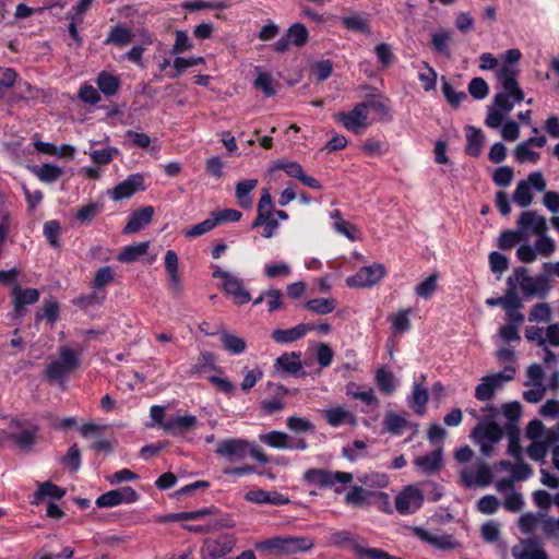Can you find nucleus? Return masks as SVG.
Segmentation results:
<instances>
[{
	"instance_id": "19",
	"label": "nucleus",
	"mask_w": 559,
	"mask_h": 559,
	"mask_svg": "<svg viewBox=\"0 0 559 559\" xmlns=\"http://www.w3.org/2000/svg\"><path fill=\"white\" fill-rule=\"evenodd\" d=\"M414 534L418 539L438 550L449 551L460 546V543L451 534H438L423 527H415Z\"/></svg>"
},
{
	"instance_id": "20",
	"label": "nucleus",
	"mask_w": 559,
	"mask_h": 559,
	"mask_svg": "<svg viewBox=\"0 0 559 559\" xmlns=\"http://www.w3.org/2000/svg\"><path fill=\"white\" fill-rule=\"evenodd\" d=\"M274 372L280 376H293L300 378L306 373L304 365L300 361V354L296 352L285 353L276 358L274 362Z\"/></svg>"
},
{
	"instance_id": "47",
	"label": "nucleus",
	"mask_w": 559,
	"mask_h": 559,
	"mask_svg": "<svg viewBox=\"0 0 559 559\" xmlns=\"http://www.w3.org/2000/svg\"><path fill=\"white\" fill-rule=\"evenodd\" d=\"M44 236L46 237L48 243L55 248L59 249L61 247L60 242V234H61V225L58 221L51 219L44 224Z\"/></svg>"
},
{
	"instance_id": "22",
	"label": "nucleus",
	"mask_w": 559,
	"mask_h": 559,
	"mask_svg": "<svg viewBox=\"0 0 559 559\" xmlns=\"http://www.w3.org/2000/svg\"><path fill=\"white\" fill-rule=\"evenodd\" d=\"M13 317L21 318L26 313L25 306L34 305L39 299V292L36 288H22L15 284L12 288Z\"/></svg>"
},
{
	"instance_id": "45",
	"label": "nucleus",
	"mask_w": 559,
	"mask_h": 559,
	"mask_svg": "<svg viewBox=\"0 0 559 559\" xmlns=\"http://www.w3.org/2000/svg\"><path fill=\"white\" fill-rule=\"evenodd\" d=\"M66 495V490L58 487L57 485L46 481L41 484L38 490L34 495L33 503H39L44 497H50L51 499H61Z\"/></svg>"
},
{
	"instance_id": "40",
	"label": "nucleus",
	"mask_w": 559,
	"mask_h": 559,
	"mask_svg": "<svg viewBox=\"0 0 559 559\" xmlns=\"http://www.w3.org/2000/svg\"><path fill=\"white\" fill-rule=\"evenodd\" d=\"M148 249V242H139L130 246H126L119 252L117 260L122 263H131L143 257Z\"/></svg>"
},
{
	"instance_id": "21",
	"label": "nucleus",
	"mask_w": 559,
	"mask_h": 559,
	"mask_svg": "<svg viewBox=\"0 0 559 559\" xmlns=\"http://www.w3.org/2000/svg\"><path fill=\"white\" fill-rule=\"evenodd\" d=\"M496 78L501 87V92L512 93L514 95V102L523 100L524 93L519 86L514 67L501 66L496 71Z\"/></svg>"
},
{
	"instance_id": "27",
	"label": "nucleus",
	"mask_w": 559,
	"mask_h": 559,
	"mask_svg": "<svg viewBox=\"0 0 559 559\" xmlns=\"http://www.w3.org/2000/svg\"><path fill=\"white\" fill-rule=\"evenodd\" d=\"M313 324L300 323L289 329H276L272 332V340L278 344H288L302 338Z\"/></svg>"
},
{
	"instance_id": "4",
	"label": "nucleus",
	"mask_w": 559,
	"mask_h": 559,
	"mask_svg": "<svg viewBox=\"0 0 559 559\" xmlns=\"http://www.w3.org/2000/svg\"><path fill=\"white\" fill-rule=\"evenodd\" d=\"M212 276L222 281L221 287L223 292L225 295L230 296L236 305H245L251 300V295L245 288L243 281L230 271L223 270L219 265H214Z\"/></svg>"
},
{
	"instance_id": "57",
	"label": "nucleus",
	"mask_w": 559,
	"mask_h": 559,
	"mask_svg": "<svg viewBox=\"0 0 559 559\" xmlns=\"http://www.w3.org/2000/svg\"><path fill=\"white\" fill-rule=\"evenodd\" d=\"M370 492L361 486H354L350 491L345 495L344 501L348 506L360 507L367 502Z\"/></svg>"
},
{
	"instance_id": "38",
	"label": "nucleus",
	"mask_w": 559,
	"mask_h": 559,
	"mask_svg": "<svg viewBox=\"0 0 559 559\" xmlns=\"http://www.w3.org/2000/svg\"><path fill=\"white\" fill-rule=\"evenodd\" d=\"M451 40V32L445 28H439L431 34L432 49L447 58L451 56L449 43Z\"/></svg>"
},
{
	"instance_id": "3",
	"label": "nucleus",
	"mask_w": 559,
	"mask_h": 559,
	"mask_svg": "<svg viewBox=\"0 0 559 559\" xmlns=\"http://www.w3.org/2000/svg\"><path fill=\"white\" fill-rule=\"evenodd\" d=\"M81 353L64 345L58 348V355L45 369L48 380L62 381L80 367Z\"/></svg>"
},
{
	"instance_id": "48",
	"label": "nucleus",
	"mask_w": 559,
	"mask_h": 559,
	"mask_svg": "<svg viewBox=\"0 0 559 559\" xmlns=\"http://www.w3.org/2000/svg\"><path fill=\"white\" fill-rule=\"evenodd\" d=\"M413 310L411 308L400 310L397 313L393 314L390 320L392 323V331L393 333H405L411 328V321L409 316L412 314Z\"/></svg>"
},
{
	"instance_id": "11",
	"label": "nucleus",
	"mask_w": 559,
	"mask_h": 559,
	"mask_svg": "<svg viewBox=\"0 0 559 559\" xmlns=\"http://www.w3.org/2000/svg\"><path fill=\"white\" fill-rule=\"evenodd\" d=\"M309 39V32L302 23L292 24L286 33L273 44V50L277 53H284L289 46L302 47Z\"/></svg>"
},
{
	"instance_id": "8",
	"label": "nucleus",
	"mask_w": 559,
	"mask_h": 559,
	"mask_svg": "<svg viewBox=\"0 0 559 559\" xmlns=\"http://www.w3.org/2000/svg\"><path fill=\"white\" fill-rule=\"evenodd\" d=\"M497 356L499 360L508 362L507 366L500 371L491 372L481 378L480 384H503L504 382L512 381L515 376V352L512 347L506 346L498 350Z\"/></svg>"
},
{
	"instance_id": "52",
	"label": "nucleus",
	"mask_w": 559,
	"mask_h": 559,
	"mask_svg": "<svg viewBox=\"0 0 559 559\" xmlns=\"http://www.w3.org/2000/svg\"><path fill=\"white\" fill-rule=\"evenodd\" d=\"M353 549L357 556L368 559H402L400 557L392 556L380 548L364 547L359 544H354Z\"/></svg>"
},
{
	"instance_id": "17",
	"label": "nucleus",
	"mask_w": 559,
	"mask_h": 559,
	"mask_svg": "<svg viewBox=\"0 0 559 559\" xmlns=\"http://www.w3.org/2000/svg\"><path fill=\"white\" fill-rule=\"evenodd\" d=\"M146 189L143 174L135 173L129 175L124 180L119 182L112 190L109 191V195L114 201H121L130 199L139 191Z\"/></svg>"
},
{
	"instance_id": "51",
	"label": "nucleus",
	"mask_w": 559,
	"mask_h": 559,
	"mask_svg": "<svg viewBox=\"0 0 559 559\" xmlns=\"http://www.w3.org/2000/svg\"><path fill=\"white\" fill-rule=\"evenodd\" d=\"M290 273L292 269L289 264L284 261L266 263L263 267V274L267 278L287 277Z\"/></svg>"
},
{
	"instance_id": "24",
	"label": "nucleus",
	"mask_w": 559,
	"mask_h": 559,
	"mask_svg": "<svg viewBox=\"0 0 559 559\" xmlns=\"http://www.w3.org/2000/svg\"><path fill=\"white\" fill-rule=\"evenodd\" d=\"M383 428L391 435L401 436L407 428H412L413 431L416 432L418 425L412 424L408 420V415L406 412L394 413L389 411L385 413L383 418Z\"/></svg>"
},
{
	"instance_id": "23",
	"label": "nucleus",
	"mask_w": 559,
	"mask_h": 559,
	"mask_svg": "<svg viewBox=\"0 0 559 559\" xmlns=\"http://www.w3.org/2000/svg\"><path fill=\"white\" fill-rule=\"evenodd\" d=\"M38 428L31 423L12 420L9 439L13 440L21 449L29 448L35 440Z\"/></svg>"
},
{
	"instance_id": "36",
	"label": "nucleus",
	"mask_w": 559,
	"mask_h": 559,
	"mask_svg": "<svg viewBox=\"0 0 559 559\" xmlns=\"http://www.w3.org/2000/svg\"><path fill=\"white\" fill-rule=\"evenodd\" d=\"M258 214L254 221L252 222L251 227L257 228L260 227V224L264 222V216H273V201L267 189H263L261 193V198L257 207Z\"/></svg>"
},
{
	"instance_id": "25",
	"label": "nucleus",
	"mask_w": 559,
	"mask_h": 559,
	"mask_svg": "<svg viewBox=\"0 0 559 559\" xmlns=\"http://www.w3.org/2000/svg\"><path fill=\"white\" fill-rule=\"evenodd\" d=\"M249 443L241 439H226L217 444V454L230 461L243 460L248 454Z\"/></svg>"
},
{
	"instance_id": "58",
	"label": "nucleus",
	"mask_w": 559,
	"mask_h": 559,
	"mask_svg": "<svg viewBox=\"0 0 559 559\" xmlns=\"http://www.w3.org/2000/svg\"><path fill=\"white\" fill-rule=\"evenodd\" d=\"M514 157L521 164L526 162L536 164L540 158V154L533 151L526 143H520L514 150Z\"/></svg>"
},
{
	"instance_id": "62",
	"label": "nucleus",
	"mask_w": 559,
	"mask_h": 559,
	"mask_svg": "<svg viewBox=\"0 0 559 559\" xmlns=\"http://www.w3.org/2000/svg\"><path fill=\"white\" fill-rule=\"evenodd\" d=\"M502 309L503 310H512V309H521L523 308V300L519 296L518 289L513 286H507V290L502 296Z\"/></svg>"
},
{
	"instance_id": "5",
	"label": "nucleus",
	"mask_w": 559,
	"mask_h": 559,
	"mask_svg": "<svg viewBox=\"0 0 559 559\" xmlns=\"http://www.w3.org/2000/svg\"><path fill=\"white\" fill-rule=\"evenodd\" d=\"M546 181L540 171L531 173L526 179L520 180L512 194V201L520 207H528L534 199L532 190L544 192L546 190Z\"/></svg>"
},
{
	"instance_id": "30",
	"label": "nucleus",
	"mask_w": 559,
	"mask_h": 559,
	"mask_svg": "<svg viewBox=\"0 0 559 559\" xmlns=\"http://www.w3.org/2000/svg\"><path fill=\"white\" fill-rule=\"evenodd\" d=\"M258 186V179L240 180L236 183L235 197L239 206L243 210H250L253 205L251 191Z\"/></svg>"
},
{
	"instance_id": "1",
	"label": "nucleus",
	"mask_w": 559,
	"mask_h": 559,
	"mask_svg": "<svg viewBox=\"0 0 559 559\" xmlns=\"http://www.w3.org/2000/svg\"><path fill=\"white\" fill-rule=\"evenodd\" d=\"M506 285L520 290L524 299L533 297L545 299L551 290L549 274L540 273L531 276L526 266H516L507 278Z\"/></svg>"
},
{
	"instance_id": "59",
	"label": "nucleus",
	"mask_w": 559,
	"mask_h": 559,
	"mask_svg": "<svg viewBox=\"0 0 559 559\" xmlns=\"http://www.w3.org/2000/svg\"><path fill=\"white\" fill-rule=\"evenodd\" d=\"M514 177L513 168L510 166L498 167L492 175V181L500 188H507L511 185Z\"/></svg>"
},
{
	"instance_id": "39",
	"label": "nucleus",
	"mask_w": 559,
	"mask_h": 559,
	"mask_svg": "<svg viewBox=\"0 0 559 559\" xmlns=\"http://www.w3.org/2000/svg\"><path fill=\"white\" fill-rule=\"evenodd\" d=\"M343 26L353 32H359L366 35L370 34L369 20L367 16L358 13L345 15L341 19Z\"/></svg>"
},
{
	"instance_id": "50",
	"label": "nucleus",
	"mask_w": 559,
	"mask_h": 559,
	"mask_svg": "<svg viewBox=\"0 0 559 559\" xmlns=\"http://www.w3.org/2000/svg\"><path fill=\"white\" fill-rule=\"evenodd\" d=\"M520 241L526 240L519 228H516L515 230L507 229L500 234L498 238V247L501 250H510Z\"/></svg>"
},
{
	"instance_id": "16",
	"label": "nucleus",
	"mask_w": 559,
	"mask_h": 559,
	"mask_svg": "<svg viewBox=\"0 0 559 559\" xmlns=\"http://www.w3.org/2000/svg\"><path fill=\"white\" fill-rule=\"evenodd\" d=\"M514 559H549L542 542L536 537L522 538L511 549Z\"/></svg>"
},
{
	"instance_id": "64",
	"label": "nucleus",
	"mask_w": 559,
	"mask_h": 559,
	"mask_svg": "<svg viewBox=\"0 0 559 559\" xmlns=\"http://www.w3.org/2000/svg\"><path fill=\"white\" fill-rule=\"evenodd\" d=\"M366 448H367V443L365 441L355 440L352 443L344 447L342 452H343V455L348 461L354 462V461L358 460L359 457L364 456V452H365Z\"/></svg>"
},
{
	"instance_id": "35",
	"label": "nucleus",
	"mask_w": 559,
	"mask_h": 559,
	"mask_svg": "<svg viewBox=\"0 0 559 559\" xmlns=\"http://www.w3.org/2000/svg\"><path fill=\"white\" fill-rule=\"evenodd\" d=\"M414 463L423 472L431 474L440 468L442 464V452L441 450H435L424 456L417 457Z\"/></svg>"
},
{
	"instance_id": "37",
	"label": "nucleus",
	"mask_w": 559,
	"mask_h": 559,
	"mask_svg": "<svg viewBox=\"0 0 559 559\" xmlns=\"http://www.w3.org/2000/svg\"><path fill=\"white\" fill-rule=\"evenodd\" d=\"M96 84H97L99 91L105 96L110 97V96H114L115 94H117V92L120 87V80L118 76H116L109 72L102 71L97 75Z\"/></svg>"
},
{
	"instance_id": "42",
	"label": "nucleus",
	"mask_w": 559,
	"mask_h": 559,
	"mask_svg": "<svg viewBox=\"0 0 559 559\" xmlns=\"http://www.w3.org/2000/svg\"><path fill=\"white\" fill-rule=\"evenodd\" d=\"M428 400L427 390L424 386H415L412 395L408 397V404L415 414L423 416L426 413Z\"/></svg>"
},
{
	"instance_id": "46",
	"label": "nucleus",
	"mask_w": 559,
	"mask_h": 559,
	"mask_svg": "<svg viewBox=\"0 0 559 559\" xmlns=\"http://www.w3.org/2000/svg\"><path fill=\"white\" fill-rule=\"evenodd\" d=\"M335 307L336 302L333 298H314L305 304V308L317 314H329L334 311Z\"/></svg>"
},
{
	"instance_id": "49",
	"label": "nucleus",
	"mask_w": 559,
	"mask_h": 559,
	"mask_svg": "<svg viewBox=\"0 0 559 559\" xmlns=\"http://www.w3.org/2000/svg\"><path fill=\"white\" fill-rule=\"evenodd\" d=\"M535 236L537 239L535 240L533 247L536 250V253L546 258L550 257L556 250V242L554 239L547 235V231Z\"/></svg>"
},
{
	"instance_id": "32",
	"label": "nucleus",
	"mask_w": 559,
	"mask_h": 559,
	"mask_svg": "<svg viewBox=\"0 0 559 559\" xmlns=\"http://www.w3.org/2000/svg\"><path fill=\"white\" fill-rule=\"evenodd\" d=\"M132 40V32L129 27H127L122 23H118L110 27L106 39L104 40L105 45H115L117 47H124L129 45Z\"/></svg>"
},
{
	"instance_id": "55",
	"label": "nucleus",
	"mask_w": 559,
	"mask_h": 559,
	"mask_svg": "<svg viewBox=\"0 0 559 559\" xmlns=\"http://www.w3.org/2000/svg\"><path fill=\"white\" fill-rule=\"evenodd\" d=\"M437 274H431L418 283L415 287L416 295L424 299L430 298L437 289Z\"/></svg>"
},
{
	"instance_id": "41",
	"label": "nucleus",
	"mask_w": 559,
	"mask_h": 559,
	"mask_svg": "<svg viewBox=\"0 0 559 559\" xmlns=\"http://www.w3.org/2000/svg\"><path fill=\"white\" fill-rule=\"evenodd\" d=\"M467 144L465 146V153L469 156L477 157L480 154V150L484 142V135L479 129L468 127L466 132Z\"/></svg>"
},
{
	"instance_id": "18",
	"label": "nucleus",
	"mask_w": 559,
	"mask_h": 559,
	"mask_svg": "<svg viewBox=\"0 0 559 559\" xmlns=\"http://www.w3.org/2000/svg\"><path fill=\"white\" fill-rule=\"evenodd\" d=\"M423 501V492L409 485L395 497V508L400 514H411L420 509Z\"/></svg>"
},
{
	"instance_id": "29",
	"label": "nucleus",
	"mask_w": 559,
	"mask_h": 559,
	"mask_svg": "<svg viewBox=\"0 0 559 559\" xmlns=\"http://www.w3.org/2000/svg\"><path fill=\"white\" fill-rule=\"evenodd\" d=\"M154 210L152 206H145L133 212L127 225L123 227V234H133L146 226L153 217Z\"/></svg>"
},
{
	"instance_id": "34",
	"label": "nucleus",
	"mask_w": 559,
	"mask_h": 559,
	"mask_svg": "<svg viewBox=\"0 0 559 559\" xmlns=\"http://www.w3.org/2000/svg\"><path fill=\"white\" fill-rule=\"evenodd\" d=\"M347 394L369 409L379 407V401L371 386H349Z\"/></svg>"
},
{
	"instance_id": "7",
	"label": "nucleus",
	"mask_w": 559,
	"mask_h": 559,
	"mask_svg": "<svg viewBox=\"0 0 559 559\" xmlns=\"http://www.w3.org/2000/svg\"><path fill=\"white\" fill-rule=\"evenodd\" d=\"M383 264L373 263L360 267L356 274L348 276L345 282L349 288H369L378 284L385 275Z\"/></svg>"
},
{
	"instance_id": "43",
	"label": "nucleus",
	"mask_w": 559,
	"mask_h": 559,
	"mask_svg": "<svg viewBox=\"0 0 559 559\" xmlns=\"http://www.w3.org/2000/svg\"><path fill=\"white\" fill-rule=\"evenodd\" d=\"M223 348L231 355H239L246 350V342L243 338L233 335L228 332L221 334Z\"/></svg>"
},
{
	"instance_id": "26",
	"label": "nucleus",
	"mask_w": 559,
	"mask_h": 559,
	"mask_svg": "<svg viewBox=\"0 0 559 559\" xmlns=\"http://www.w3.org/2000/svg\"><path fill=\"white\" fill-rule=\"evenodd\" d=\"M245 499L255 504L285 506L289 503L287 496L275 490L253 489L245 495Z\"/></svg>"
},
{
	"instance_id": "31",
	"label": "nucleus",
	"mask_w": 559,
	"mask_h": 559,
	"mask_svg": "<svg viewBox=\"0 0 559 559\" xmlns=\"http://www.w3.org/2000/svg\"><path fill=\"white\" fill-rule=\"evenodd\" d=\"M114 280V271L110 266L106 265L96 271L95 278L93 281L94 293L86 297L88 304H93V299L97 298L98 302H102L105 299V293L98 296L99 290H102L106 285L111 283Z\"/></svg>"
},
{
	"instance_id": "13",
	"label": "nucleus",
	"mask_w": 559,
	"mask_h": 559,
	"mask_svg": "<svg viewBox=\"0 0 559 559\" xmlns=\"http://www.w3.org/2000/svg\"><path fill=\"white\" fill-rule=\"evenodd\" d=\"M274 390L261 401V409L265 415H273L281 412L290 404V400L298 393L297 389L290 390L287 386H272Z\"/></svg>"
},
{
	"instance_id": "63",
	"label": "nucleus",
	"mask_w": 559,
	"mask_h": 559,
	"mask_svg": "<svg viewBox=\"0 0 559 559\" xmlns=\"http://www.w3.org/2000/svg\"><path fill=\"white\" fill-rule=\"evenodd\" d=\"M63 175V169L55 164H44L38 170V177L44 182H53Z\"/></svg>"
},
{
	"instance_id": "2",
	"label": "nucleus",
	"mask_w": 559,
	"mask_h": 559,
	"mask_svg": "<svg viewBox=\"0 0 559 559\" xmlns=\"http://www.w3.org/2000/svg\"><path fill=\"white\" fill-rule=\"evenodd\" d=\"M314 547V539L309 536H274L259 542L255 548L269 556H289L307 552Z\"/></svg>"
},
{
	"instance_id": "33",
	"label": "nucleus",
	"mask_w": 559,
	"mask_h": 559,
	"mask_svg": "<svg viewBox=\"0 0 559 559\" xmlns=\"http://www.w3.org/2000/svg\"><path fill=\"white\" fill-rule=\"evenodd\" d=\"M324 417L329 425L332 427H338L344 424L355 426L357 419L353 413L343 407H333L324 412Z\"/></svg>"
},
{
	"instance_id": "28",
	"label": "nucleus",
	"mask_w": 559,
	"mask_h": 559,
	"mask_svg": "<svg viewBox=\"0 0 559 559\" xmlns=\"http://www.w3.org/2000/svg\"><path fill=\"white\" fill-rule=\"evenodd\" d=\"M198 419L193 415L175 416L163 425V429L174 436H183L198 426Z\"/></svg>"
},
{
	"instance_id": "44",
	"label": "nucleus",
	"mask_w": 559,
	"mask_h": 559,
	"mask_svg": "<svg viewBox=\"0 0 559 559\" xmlns=\"http://www.w3.org/2000/svg\"><path fill=\"white\" fill-rule=\"evenodd\" d=\"M85 153L88 154L91 159L97 165H107L120 154L119 150L112 146H106L96 150L91 148Z\"/></svg>"
},
{
	"instance_id": "54",
	"label": "nucleus",
	"mask_w": 559,
	"mask_h": 559,
	"mask_svg": "<svg viewBox=\"0 0 559 559\" xmlns=\"http://www.w3.org/2000/svg\"><path fill=\"white\" fill-rule=\"evenodd\" d=\"M260 440L269 447L276 449H288L292 448L288 443V436L281 431H272L266 435H262Z\"/></svg>"
},
{
	"instance_id": "15",
	"label": "nucleus",
	"mask_w": 559,
	"mask_h": 559,
	"mask_svg": "<svg viewBox=\"0 0 559 559\" xmlns=\"http://www.w3.org/2000/svg\"><path fill=\"white\" fill-rule=\"evenodd\" d=\"M516 225L525 240L548 229L546 218L533 210L523 211L516 221Z\"/></svg>"
},
{
	"instance_id": "14",
	"label": "nucleus",
	"mask_w": 559,
	"mask_h": 559,
	"mask_svg": "<svg viewBox=\"0 0 559 559\" xmlns=\"http://www.w3.org/2000/svg\"><path fill=\"white\" fill-rule=\"evenodd\" d=\"M368 104L358 103L349 112H337L335 118L342 126L354 133L368 127Z\"/></svg>"
},
{
	"instance_id": "60",
	"label": "nucleus",
	"mask_w": 559,
	"mask_h": 559,
	"mask_svg": "<svg viewBox=\"0 0 559 559\" xmlns=\"http://www.w3.org/2000/svg\"><path fill=\"white\" fill-rule=\"evenodd\" d=\"M332 229L350 241L359 239V230L352 223L345 219L343 222H333Z\"/></svg>"
},
{
	"instance_id": "10",
	"label": "nucleus",
	"mask_w": 559,
	"mask_h": 559,
	"mask_svg": "<svg viewBox=\"0 0 559 559\" xmlns=\"http://www.w3.org/2000/svg\"><path fill=\"white\" fill-rule=\"evenodd\" d=\"M460 477L465 487H487L492 481V472L487 463L479 461L473 466L462 468Z\"/></svg>"
},
{
	"instance_id": "9",
	"label": "nucleus",
	"mask_w": 559,
	"mask_h": 559,
	"mask_svg": "<svg viewBox=\"0 0 559 559\" xmlns=\"http://www.w3.org/2000/svg\"><path fill=\"white\" fill-rule=\"evenodd\" d=\"M305 479L311 485L328 488L337 483H350L353 480V474L347 472H330L321 468H311L305 473Z\"/></svg>"
},
{
	"instance_id": "53",
	"label": "nucleus",
	"mask_w": 559,
	"mask_h": 559,
	"mask_svg": "<svg viewBox=\"0 0 559 559\" xmlns=\"http://www.w3.org/2000/svg\"><path fill=\"white\" fill-rule=\"evenodd\" d=\"M282 169L285 174L292 178L300 180L304 175L302 166L297 162L280 159L274 163L271 170Z\"/></svg>"
},
{
	"instance_id": "61",
	"label": "nucleus",
	"mask_w": 559,
	"mask_h": 559,
	"mask_svg": "<svg viewBox=\"0 0 559 559\" xmlns=\"http://www.w3.org/2000/svg\"><path fill=\"white\" fill-rule=\"evenodd\" d=\"M488 260L490 270L498 274L497 278L500 280V275L509 269V259L498 251H492L489 253Z\"/></svg>"
},
{
	"instance_id": "6",
	"label": "nucleus",
	"mask_w": 559,
	"mask_h": 559,
	"mask_svg": "<svg viewBox=\"0 0 559 559\" xmlns=\"http://www.w3.org/2000/svg\"><path fill=\"white\" fill-rule=\"evenodd\" d=\"M502 436V429L495 421L478 424L471 435L485 456L491 454L493 445L501 440Z\"/></svg>"
},
{
	"instance_id": "56",
	"label": "nucleus",
	"mask_w": 559,
	"mask_h": 559,
	"mask_svg": "<svg viewBox=\"0 0 559 559\" xmlns=\"http://www.w3.org/2000/svg\"><path fill=\"white\" fill-rule=\"evenodd\" d=\"M216 221L213 216H210L209 218L204 219L203 222L195 224L185 230V236L188 238H195L203 236L214 229L216 227Z\"/></svg>"
},
{
	"instance_id": "12",
	"label": "nucleus",
	"mask_w": 559,
	"mask_h": 559,
	"mask_svg": "<svg viewBox=\"0 0 559 559\" xmlns=\"http://www.w3.org/2000/svg\"><path fill=\"white\" fill-rule=\"evenodd\" d=\"M236 545V538L231 534H222L215 538L204 540L201 554L203 559H219L229 554Z\"/></svg>"
}]
</instances>
